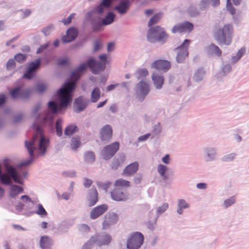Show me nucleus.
Here are the masks:
<instances>
[{"label":"nucleus","mask_w":249,"mask_h":249,"mask_svg":"<svg viewBox=\"0 0 249 249\" xmlns=\"http://www.w3.org/2000/svg\"><path fill=\"white\" fill-rule=\"evenodd\" d=\"M58 105L54 101L48 103L49 111L42 117L40 116L38 111L41 107L40 103H37L33 107L31 116L35 118L32 124V128L35 131V134L29 141L25 142V146L30 155V159L22 162L20 165L27 166L32 163L35 158V152H38V154L43 156L46 152V148L49 143V139L43 135L44 129L47 127H52L53 124L54 115L63 108L67 107H61L59 99L58 91H57Z\"/></svg>","instance_id":"1"},{"label":"nucleus","mask_w":249,"mask_h":249,"mask_svg":"<svg viewBox=\"0 0 249 249\" xmlns=\"http://www.w3.org/2000/svg\"><path fill=\"white\" fill-rule=\"evenodd\" d=\"M87 67V62L80 65L71 74L70 79L67 80L58 90L59 101L61 107H68L71 104L72 100L73 92L75 87L76 82L80 77L81 73L84 72Z\"/></svg>","instance_id":"2"},{"label":"nucleus","mask_w":249,"mask_h":249,"mask_svg":"<svg viewBox=\"0 0 249 249\" xmlns=\"http://www.w3.org/2000/svg\"><path fill=\"white\" fill-rule=\"evenodd\" d=\"M233 28L231 24H225L222 27H216L214 36L220 44L229 45L231 41Z\"/></svg>","instance_id":"3"},{"label":"nucleus","mask_w":249,"mask_h":249,"mask_svg":"<svg viewBox=\"0 0 249 249\" xmlns=\"http://www.w3.org/2000/svg\"><path fill=\"white\" fill-rule=\"evenodd\" d=\"M112 241L111 235L105 232H102L92 236L89 241L83 246L82 249H90L93 245L99 247L108 245Z\"/></svg>","instance_id":"4"},{"label":"nucleus","mask_w":249,"mask_h":249,"mask_svg":"<svg viewBox=\"0 0 249 249\" xmlns=\"http://www.w3.org/2000/svg\"><path fill=\"white\" fill-rule=\"evenodd\" d=\"M167 37L164 29L159 26L150 28L147 34V38L151 43L158 42L163 44Z\"/></svg>","instance_id":"5"},{"label":"nucleus","mask_w":249,"mask_h":249,"mask_svg":"<svg viewBox=\"0 0 249 249\" xmlns=\"http://www.w3.org/2000/svg\"><path fill=\"white\" fill-rule=\"evenodd\" d=\"M105 10L99 4L95 8L88 11L85 15V18L87 21L90 22L93 26L94 31L97 30L101 27L100 16H102Z\"/></svg>","instance_id":"6"},{"label":"nucleus","mask_w":249,"mask_h":249,"mask_svg":"<svg viewBox=\"0 0 249 249\" xmlns=\"http://www.w3.org/2000/svg\"><path fill=\"white\" fill-rule=\"evenodd\" d=\"M101 62L97 61L93 57L89 58L87 61V63L91 72L94 74H98L100 71H103L106 68L107 55L103 54L99 55Z\"/></svg>","instance_id":"7"},{"label":"nucleus","mask_w":249,"mask_h":249,"mask_svg":"<svg viewBox=\"0 0 249 249\" xmlns=\"http://www.w3.org/2000/svg\"><path fill=\"white\" fill-rule=\"evenodd\" d=\"M144 237L142 233L136 232L132 233L127 239L126 242L127 249H139L143 243Z\"/></svg>","instance_id":"8"},{"label":"nucleus","mask_w":249,"mask_h":249,"mask_svg":"<svg viewBox=\"0 0 249 249\" xmlns=\"http://www.w3.org/2000/svg\"><path fill=\"white\" fill-rule=\"evenodd\" d=\"M190 43V40L185 39L180 46L176 48V50L177 51L176 61L178 63H183L186 58L188 56V48Z\"/></svg>","instance_id":"9"},{"label":"nucleus","mask_w":249,"mask_h":249,"mask_svg":"<svg viewBox=\"0 0 249 249\" xmlns=\"http://www.w3.org/2000/svg\"><path fill=\"white\" fill-rule=\"evenodd\" d=\"M119 148L118 142H113L105 146L101 152V155L105 160L111 159L117 152Z\"/></svg>","instance_id":"10"},{"label":"nucleus","mask_w":249,"mask_h":249,"mask_svg":"<svg viewBox=\"0 0 249 249\" xmlns=\"http://www.w3.org/2000/svg\"><path fill=\"white\" fill-rule=\"evenodd\" d=\"M40 64L41 59L40 58H37L29 63L27 65V70L23 75V77L28 80H31L35 76V73L39 68Z\"/></svg>","instance_id":"11"},{"label":"nucleus","mask_w":249,"mask_h":249,"mask_svg":"<svg viewBox=\"0 0 249 249\" xmlns=\"http://www.w3.org/2000/svg\"><path fill=\"white\" fill-rule=\"evenodd\" d=\"M90 103L89 99L84 96H80L76 98L73 105V110L76 113H80L84 111Z\"/></svg>","instance_id":"12"},{"label":"nucleus","mask_w":249,"mask_h":249,"mask_svg":"<svg viewBox=\"0 0 249 249\" xmlns=\"http://www.w3.org/2000/svg\"><path fill=\"white\" fill-rule=\"evenodd\" d=\"M111 198L117 201H125L128 198L127 192L120 188H115L110 192Z\"/></svg>","instance_id":"13"},{"label":"nucleus","mask_w":249,"mask_h":249,"mask_svg":"<svg viewBox=\"0 0 249 249\" xmlns=\"http://www.w3.org/2000/svg\"><path fill=\"white\" fill-rule=\"evenodd\" d=\"M194 29V25L189 21H184L174 25L172 29L173 34L190 32Z\"/></svg>","instance_id":"14"},{"label":"nucleus","mask_w":249,"mask_h":249,"mask_svg":"<svg viewBox=\"0 0 249 249\" xmlns=\"http://www.w3.org/2000/svg\"><path fill=\"white\" fill-rule=\"evenodd\" d=\"M118 220V215L115 213H108L104 217L102 224L103 230L108 229L112 225L115 224Z\"/></svg>","instance_id":"15"},{"label":"nucleus","mask_w":249,"mask_h":249,"mask_svg":"<svg viewBox=\"0 0 249 249\" xmlns=\"http://www.w3.org/2000/svg\"><path fill=\"white\" fill-rule=\"evenodd\" d=\"M216 149L212 146H207L204 148L203 157L206 162L213 161L217 159Z\"/></svg>","instance_id":"16"},{"label":"nucleus","mask_w":249,"mask_h":249,"mask_svg":"<svg viewBox=\"0 0 249 249\" xmlns=\"http://www.w3.org/2000/svg\"><path fill=\"white\" fill-rule=\"evenodd\" d=\"M150 91L149 86L146 81L142 80L136 87V92L139 95L145 97Z\"/></svg>","instance_id":"17"},{"label":"nucleus","mask_w":249,"mask_h":249,"mask_svg":"<svg viewBox=\"0 0 249 249\" xmlns=\"http://www.w3.org/2000/svg\"><path fill=\"white\" fill-rule=\"evenodd\" d=\"M108 209V206L106 204H103L92 209L90 212V218L91 219H95L103 213Z\"/></svg>","instance_id":"18"},{"label":"nucleus","mask_w":249,"mask_h":249,"mask_svg":"<svg viewBox=\"0 0 249 249\" xmlns=\"http://www.w3.org/2000/svg\"><path fill=\"white\" fill-rule=\"evenodd\" d=\"M170 67V62L164 60H156L151 64L152 68H154L156 70H161L164 71H167Z\"/></svg>","instance_id":"19"},{"label":"nucleus","mask_w":249,"mask_h":249,"mask_svg":"<svg viewBox=\"0 0 249 249\" xmlns=\"http://www.w3.org/2000/svg\"><path fill=\"white\" fill-rule=\"evenodd\" d=\"M130 5L129 0H122L114 7V10L117 11L120 15H124L127 13Z\"/></svg>","instance_id":"20"},{"label":"nucleus","mask_w":249,"mask_h":249,"mask_svg":"<svg viewBox=\"0 0 249 249\" xmlns=\"http://www.w3.org/2000/svg\"><path fill=\"white\" fill-rule=\"evenodd\" d=\"M78 31L74 27H71L66 32V36L62 38V40L64 43H69L73 41L77 36Z\"/></svg>","instance_id":"21"},{"label":"nucleus","mask_w":249,"mask_h":249,"mask_svg":"<svg viewBox=\"0 0 249 249\" xmlns=\"http://www.w3.org/2000/svg\"><path fill=\"white\" fill-rule=\"evenodd\" d=\"M112 129L111 126L107 124L104 126L100 131V139L102 141H109L111 139Z\"/></svg>","instance_id":"22"},{"label":"nucleus","mask_w":249,"mask_h":249,"mask_svg":"<svg viewBox=\"0 0 249 249\" xmlns=\"http://www.w3.org/2000/svg\"><path fill=\"white\" fill-rule=\"evenodd\" d=\"M151 78L156 89H161L164 81L162 75L157 72H153Z\"/></svg>","instance_id":"23"},{"label":"nucleus","mask_w":249,"mask_h":249,"mask_svg":"<svg viewBox=\"0 0 249 249\" xmlns=\"http://www.w3.org/2000/svg\"><path fill=\"white\" fill-rule=\"evenodd\" d=\"M98 193L94 188H91L89 191L87 197L88 205L89 207L94 206L98 201Z\"/></svg>","instance_id":"24"},{"label":"nucleus","mask_w":249,"mask_h":249,"mask_svg":"<svg viewBox=\"0 0 249 249\" xmlns=\"http://www.w3.org/2000/svg\"><path fill=\"white\" fill-rule=\"evenodd\" d=\"M53 244V240L50 236L44 235L40 237L39 245L41 249H51Z\"/></svg>","instance_id":"25"},{"label":"nucleus","mask_w":249,"mask_h":249,"mask_svg":"<svg viewBox=\"0 0 249 249\" xmlns=\"http://www.w3.org/2000/svg\"><path fill=\"white\" fill-rule=\"evenodd\" d=\"M139 168V163L138 162H134L128 165L123 171V175L125 176H132L137 172Z\"/></svg>","instance_id":"26"},{"label":"nucleus","mask_w":249,"mask_h":249,"mask_svg":"<svg viewBox=\"0 0 249 249\" xmlns=\"http://www.w3.org/2000/svg\"><path fill=\"white\" fill-rule=\"evenodd\" d=\"M125 160V157L124 154L120 155L118 158H114L111 163V169L113 170H117L118 167L121 166Z\"/></svg>","instance_id":"27"},{"label":"nucleus","mask_w":249,"mask_h":249,"mask_svg":"<svg viewBox=\"0 0 249 249\" xmlns=\"http://www.w3.org/2000/svg\"><path fill=\"white\" fill-rule=\"evenodd\" d=\"M227 10L232 15V18L234 20L238 21L240 19V16L239 14H236V10L232 6L230 0H227L226 4Z\"/></svg>","instance_id":"28"},{"label":"nucleus","mask_w":249,"mask_h":249,"mask_svg":"<svg viewBox=\"0 0 249 249\" xmlns=\"http://www.w3.org/2000/svg\"><path fill=\"white\" fill-rule=\"evenodd\" d=\"M190 205L187 203L185 200L179 199L178 200L177 212L178 214H182L183 213V209L189 208Z\"/></svg>","instance_id":"29"},{"label":"nucleus","mask_w":249,"mask_h":249,"mask_svg":"<svg viewBox=\"0 0 249 249\" xmlns=\"http://www.w3.org/2000/svg\"><path fill=\"white\" fill-rule=\"evenodd\" d=\"M115 15L112 12H108L106 16L102 19L101 25H108L112 23L114 21Z\"/></svg>","instance_id":"30"},{"label":"nucleus","mask_w":249,"mask_h":249,"mask_svg":"<svg viewBox=\"0 0 249 249\" xmlns=\"http://www.w3.org/2000/svg\"><path fill=\"white\" fill-rule=\"evenodd\" d=\"M72 225V222L71 220L63 221L58 226V230L61 233L68 232V229Z\"/></svg>","instance_id":"31"},{"label":"nucleus","mask_w":249,"mask_h":249,"mask_svg":"<svg viewBox=\"0 0 249 249\" xmlns=\"http://www.w3.org/2000/svg\"><path fill=\"white\" fill-rule=\"evenodd\" d=\"M101 96V91L100 89L96 87L93 89L91 93L90 102L91 103L97 102Z\"/></svg>","instance_id":"32"},{"label":"nucleus","mask_w":249,"mask_h":249,"mask_svg":"<svg viewBox=\"0 0 249 249\" xmlns=\"http://www.w3.org/2000/svg\"><path fill=\"white\" fill-rule=\"evenodd\" d=\"M205 75V71L203 68L198 69L195 72L193 79L196 82L201 81Z\"/></svg>","instance_id":"33"},{"label":"nucleus","mask_w":249,"mask_h":249,"mask_svg":"<svg viewBox=\"0 0 249 249\" xmlns=\"http://www.w3.org/2000/svg\"><path fill=\"white\" fill-rule=\"evenodd\" d=\"M84 160L88 164H92L95 160V156L92 151H87L84 156Z\"/></svg>","instance_id":"34"},{"label":"nucleus","mask_w":249,"mask_h":249,"mask_svg":"<svg viewBox=\"0 0 249 249\" xmlns=\"http://www.w3.org/2000/svg\"><path fill=\"white\" fill-rule=\"evenodd\" d=\"M246 48H241L236 53L235 56H233L231 59V63L234 65L236 64L246 53Z\"/></svg>","instance_id":"35"},{"label":"nucleus","mask_w":249,"mask_h":249,"mask_svg":"<svg viewBox=\"0 0 249 249\" xmlns=\"http://www.w3.org/2000/svg\"><path fill=\"white\" fill-rule=\"evenodd\" d=\"M208 53L219 56L221 54V51L218 47L213 44H210L207 48Z\"/></svg>","instance_id":"36"},{"label":"nucleus","mask_w":249,"mask_h":249,"mask_svg":"<svg viewBox=\"0 0 249 249\" xmlns=\"http://www.w3.org/2000/svg\"><path fill=\"white\" fill-rule=\"evenodd\" d=\"M169 169L168 167L162 164H160L157 168L158 172L161 176L163 180H166L168 176L165 175V173Z\"/></svg>","instance_id":"37"},{"label":"nucleus","mask_w":249,"mask_h":249,"mask_svg":"<svg viewBox=\"0 0 249 249\" xmlns=\"http://www.w3.org/2000/svg\"><path fill=\"white\" fill-rule=\"evenodd\" d=\"M232 70L231 66L225 62L223 63V66L221 68V71L219 72V77L225 76L227 73L231 72Z\"/></svg>","instance_id":"38"},{"label":"nucleus","mask_w":249,"mask_h":249,"mask_svg":"<svg viewBox=\"0 0 249 249\" xmlns=\"http://www.w3.org/2000/svg\"><path fill=\"white\" fill-rule=\"evenodd\" d=\"M163 14L159 13L154 15L149 20L148 23V27H150L154 24L157 23L162 18Z\"/></svg>","instance_id":"39"},{"label":"nucleus","mask_w":249,"mask_h":249,"mask_svg":"<svg viewBox=\"0 0 249 249\" xmlns=\"http://www.w3.org/2000/svg\"><path fill=\"white\" fill-rule=\"evenodd\" d=\"M148 74V71L144 68L138 69L135 71L134 75L138 79H143Z\"/></svg>","instance_id":"40"},{"label":"nucleus","mask_w":249,"mask_h":249,"mask_svg":"<svg viewBox=\"0 0 249 249\" xmlns=\"http://www.w3.org/2000/svg\"><path fill=\"white\" fill-rule=\"evenodd\" d=\"M81 142L79 137H75L71 139V148L73 151H76L80 147Z\"/></svg>","instance_id":"41"},{"label":"nucleus","mask_w":249,"mask_h":249,"mask_svg":"<svg viewBox=\"0 0 249 249\" xmlns=\"http://www.w3.org/2000/svg\"><path fill=\"white\" fill-rule=\"evenodd\" d=\"M21 89L19 87L16 88L10 92V95L13 99H20V93Z\"/></svg>","instance_id":"42"},{"label":"nucleus","mask_w":249,"mask_h":249,"mask_svg":"<svg viewBox=\"0 0 249 249\" xmlns=\"http://www.w3.org/2000/svg\"><path fill=\"white\" fill-rule=\"evenodd\" d=\"M77 127L74 125H70L66 127L64 130V134L66 136H70L76 132Z\"/></svg>","instance_id":"43"},{"label":"nucleus","mask_w":249,"mask_h":249,"mask_svg":"<svg viewBox=\"0 0 249 249\" xmlns=\"http://www.w3.org/2000/svg\"><path fill=\"white\" fill-rule=\"evenodd\" d=\"M168 208V204L167 203H164L161 206L157 207L156 209L157 218L165 212Z\"/></svg>","instance_id":"44"},{"label":"nucleus","mask_w":249,"mask_h":249,"mask_svg":"<svg viewBox=\"0 0 249 249\" xmlns=\"http://www.w3.org/2000/svg\"><path fill=\"white\" fill-rule=\"evenodd\" d=\"M103 49L102 42L100 40H95L93 43L92 51L94 53L98 52Z\"/></svg>","instance_id":"45"},{"label":"nucleus","mask_w":249,"mask_h":249,"mask_svg":"<svg viewBox=\"0 0 249 249\" xmlns=\"http://www.w3.org/2000/svg\"><path fill=\"white\" fill-rule=\"evenodd\" d=\"M129 181L122 178H120L115 181L114 185L116 186L120 187H129Z\"/></svg>","instance_id":"46"},{"label":"nucleus","mask_w":249,"mask_h":249,"mask_svg":"<svg viewBox=\"0 0 249 249\" xmlns=\"http://www.w3.org/2000/svg\"><path fill=\"white\" fill-rule=\"evenodd\" d=\"M62 120L61 119L57 120L55 123V128L57 135L59 137L61 136L62 135V129L61 124Z\"/></svg>","instance_id":"47"},{"label":"nucleus","mask_w":249,"mask_h":249,"mask_svg":"<svg viewBox=\"0 0 249 249\" xmlns=\"http://www.w3.org/2000/svg\"><path fill=\"white\" fill-rule=\"evenodd\" d=\"M48 88L47 84L43 82H39L36 84V89L39 93L44 92Z\"/></svg>","instance_id":"48"},{"label":"nucleus","mask_w":249,"mask_h":249,"mask_svg":"<svg viewBox=\"0 0 249 249\" xmlns=\"http://www.w3.org/2000/svg\"><path fill=\"white\" fill-rule=\"evenodd\" d=\"M161 130V127L159 124L155 125L151 134V138H154L156 135H159Z\"/></svg>","instance_id":"49"},{"label":"nucleus","mask_w":249,"mask_h":249,"mask_svg":"<svg viewBox=\"0 0 249 249\" xmlns=\"http://www.w3.org/2000/svg\"><path fill=\"white\" fill-rule=\"evenodd\" d=\"M37 210L36 211V213L40 215L41 217H44L47 215V213L43 208L41 204H38L37 206Z\"/></svg>","instance_id":"50"},{"label":"nucleus","mask_w":249,"mask_h":249,"mask_svg":"<svg viewBox=\"0 0 249 249\" xmlns=\"http://www.w3.org/2000/svg\"><path fill=\"white\" fill-rule=\"evenodd\" d=\"M114 0H102L99 4L105 10L108 9Z\"/></svg>","instance_id":"51"},{"label":"nucleus","mask_w":249,"mask_h":249,"mask_svg":"<svg viewBox=\"0 0 249 249\" xmlns=\"http://www.w3.org/2000/svg\"><path fill=\"white\" fill-rule=\"evenodd\" d=\"M235 202V199L234 196H231L225 200H224L223 205L225 208H227L233 204H234Z\"/></svg>","instance_id":"52"},{"label":"nucleus","mask_w":249,"mask_h":249,"mask_svg":"<svg viewBox=\"0 0 249 249\" xmlns=\"http://www.w3.org/2000/svg\"><path fill=\"white\" fill-rule=\"evenodd\" d=\"M27 55L22 53H18L15 56V60L19 63L23 62L26 59Z\"/></svg>","instance_id":"53"},{"label":"nucleus","mask_w":249,"mask_h":249,"mask_svg":"<svg viewBox=\"0 0 249 249\" xmlns=\"http://www.w3.org/2000/svg\"><path fill=\"white\" fill-rule=\"evenodd\" d=\"M235 156H236L235 153H231V154H229L224 156L222 158V160H223V161H226V162L231 161L234 159Z\"/></svg>","instance_id":"54"},{"label":"nucleus","mask_w":249,"mask_h":249,"mask_svg":"<svg viewBox=\"0 0 249 249\" xmlns=\"http://www.w3.org/2000/svg\"><path fill=\"white\" fill-rule=\"evenodd\" d=\"M209 5V0H201L199 4V8L201 10H206Z\"/></svg>","instance_id":"55"},{"label":"nucleus","mask_w":249,"mask_h":249,"mask_svg":"<svg viewBox=\"0 0 249 249\" xmlns=\"http://www.w3.org/2000/svg\"><path fill=\"white\" fill-rule=\"evenodd\" d=\"M53 30V25H50L44 28L42 30V32L45 36H49L50 33Z\"/></svg>","instance_id":"56"},{"label":"nucleus","mask_w":249,"mask_h":249,"mask_svg":"<svg viewBox=\"0 0 249 249\" xmlns=\"http://www.w3.org/2000/svg\"><path fill=\"white\" fill-rule=\"evenodd\" d=\"M30 94V92L28 90H24L21 89V93H20V99L23 100L27 99Z\"/></svg>","instance_id":"57"},{"label":"nucleus","mask_w":249,"mask_h":249,"mask_svg":"<svg viewBox=\"0 0 249 249\" xmlns=\"http://www.w3.org/2000/svg\"><path fill=\"white\" fill-rule=\"evenodd\" d=\"M23 117V114L22 113H19L16 115H15L13 117V122L15 124H18L20 123Z\"/></svg>","instance_id":"58"},{"label":"nucleus","mask_w":249,"mask_h":249,"mask_svg":"<svg viewBox=\"0 0 249 249\" xmlns=\"http://www.w3.org/2000/svg\"><path fill=\"white\" fill-rule=\"evenodd\" d=\"M189 13L191 17H196L199 14V12L195 7H190L189 9Z\"/></svg>","instance_id":"59"},{"label":"nucleus","mask_w":249,"mask_h":249,"mask_svg":"<svg viewBox=\"0 0 249 249\" xmlns=\"http://www.w3.org/2000/svg\"><path fill=\"white\" fill-rule=\"evenodd\" d=\"M74 15V13H72L67 18L62 19L61 21L65 25H68L71 22V19L73 18Z\"/></svg>","instance_id":"60"},{"label":"nucleus","mask_w":249,"mask_h":249,"mask_svg":"<svg viewBox=\"0 0 249 249\" xmlns=\"http://www.w3.org/2000/svg\"><path fill=\"white\" fill-rule=\"evenodd\" d=\"M93 181L91 179H89L87 178H83V185L85 188H89L92 184Z\"/></svg>","instance_id":"61"},{"label":"nucleus","mask_w":249,"mask_h":249,"mask_svg":"<svg viewBox=\"0 0 249 249\" xmlns=\"http://www.w3.org/2000/svg\"><path fill=\"white\" fill-rule=\"evenodd\" d=\"M142 178V174H138L136 175L133 179L134 183L137 185L139 184L141 182Z\"/></svg>","instance_id":"62"},{"label":"nucleus","mask_w":249,"mask_h":249,"mask_svg":"<svg viewBox=\"0 0 249 249\" xmlns=\"http://www.w3.org/2000/svg\"><path fill=\"white\" fill-rule=\"evenodd\" d=\"M20 199H21L24 203H30L32 204H34V202L32 200L31 198L27 195L22 196L20 197Z\"/></svg>","instance_id":"63"},{"label":"nucleus","mask_w":249,"mask_h":249,"mask_svg":"<svg viewBox=\"0 0 249 249\" xmlns=\"http://www.w3.org/2000/svg\"><path fill=\"white\" fill-rule=\"evenodd\" d=\"M15 62L14 59H9L7 62L6 67L8 70H12L15 68Z\"/></svg>","instance_id":"64"}]
</instances>
